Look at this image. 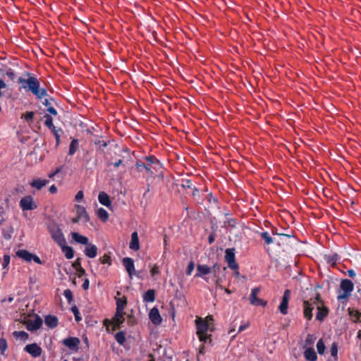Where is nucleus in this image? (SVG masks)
I'll return each instance as SVG.
<instances>
[{
  "mask_svg": "<svg viewBox=\"0 0 361 361\" xmlns=\"http://www.w3.org/2000/svg\"><path fill=\"white\" fill-rule=\"evenodd\" d=\"M115 339L118 343L123 345L126 341V336L123 331H119L116 334Z\"/></svg>",
  "mask_w": 361,
  "mask_h": 361,
  "instance_id": "39",
  "label": "nucleus"
},
{
  "mask_svg": "<svg viewBox=\"0 0 361 361\" xmlns=\"http://www.w3.org/2000/svg\"><path fill=\"white\" fill-rule=\"evenodd\" d=\"M72 238L78 243L86 245L89 244L88 238L86 236L79 234L78 233H72Z\"/></svg>",
  "mask_w": 361,
  "mask_h": 361,
  "instance_id": "31",
  "label": "nucleus"
},
{
  "mask_svg": "<svg viewBox=\"0 0 361 361\" xmlns=\"http://www.w3.org/2000/svg\"><path fill=\"white\" fill-rule=\"evenodd\" d=\"M16 255L24 259L26 262H31L32 261V254L26 250H19L16 252Z\"/></svg>",
  "mask_w": 361,
  "mask_h": 361,
  "instance_id": "32",
  "label": "nucleus"
},
{
  "mask_svg": "<svg viewBox=\"0 0 361 361\" xmlns=\"http://www.w3.org/2000/svg\"><path fill=\"white\" fill-rule=\"evenodd\" d=\"M59 246L61 248L63 253L67 259H71L73 258L74 250L71 247L67 245L66 243L59 245Z\"/></svg>",
  "mask_w": 361,
  "mask_h": 361,
  "instance_id": "23",
  "label": "nucleus"
},
{
  "mask_svg": "<svg viewBox=\"0 0 361 361\" xmlns=\"http://www.w3.org/2000/svg\"><path fill=\"white\" fill-rule=\"evenodd\" d=\"M73 267L77 270L78 269L82 268L80 259L78 258L73 263Z\"/></svg>",
  "mask_w": 361,
  "mask_h": 361,
  "instance_id": "58",
  "label": "nucleus"
},
{
  "mask_svg": "<svg viewBox=\"0 0 361 361\" xmlns=\"http://www.w3.org/2000/svg\"><path fill=\"white\" fill-rule=\"evenodd\" d=\"M97 215L99 219L103 221H106L109 219V214L104 208H99L97 210Z\"/></svg>",
  "mask_w": 361,
  "mask_h": 361,
  "instance_id": "37",
  "label": "nucleus"
},
{
  "mask_svg": "<svg viewBox=\"0 0 361 361\" xmlns=\"http://www.w3.org/2000/svg\"><path fill=\"white\" fill-rule=\"evenodd\" d=\"M85 249V254L90 258H94L97 255V247L95 245L88 244Z\"/></svg>",
  "mask_w": 361,
  "mask_h": 361,
  "instance_id": "24",
  "label": "nucleus"
},
{
  "mask_svg": "<svg viewBox=\"0 0 361 361\" xmlns=\"http://www.w3.org/2000/svg\"><path fill=\"white\" fill-rule=\"evenodd\" d=\"M122 262L130 279H132L133 276L140 277L139 273L137 274L135 271L133 259L130 257H124Z\"/></svg>",
  "mask_w": 361,
  "mask_h": 361,
  "instance_id": "7",
  "label": "nucleus"
},
{
  "mask_svg": "<svg viewBox=\"0 0 361 361\" xmlns=\"http://www.w3.org/2000/svg\"><path fill=\"white\" fill-rule=\"evenodd\" d=\"M63 295L67 299L69 304L73 301V295L72 291L70 289H66L63 291Z\"/></svg>",
  "mask_w": 361,
  "mask_h": 361,
  "instance_id": "45",
  "label": "nucleus"
},
{
  "mask_svg": "<svg viewBox=\"0 0 361 361\" xmlns=\"http://www.w3.org/2000/svg\"><path fill=\"white\" fill-rule=\"evenodd\" d=\"M116 304V310L117 311H124L127 303V298L126 296H123L122 298H115Z\"/></svg>",
  "mask_w": 361,
  "mask_h": 361,
  "instance_id": "27",
  "label": "nucleus"
},
{
  "mask_svg": "<svg viewBox=\"0 0 361 361\" xmlns=\"http://www.w3.org/2000/svg\"><path fill=\"white\" fill-rule=\"evenodd\" d=\"M259 235L265 241L266 245H269L274 243L273 238L267 231L261 232Z\"/></svg>",
  "mask_w": 361,
  "mask_h": 361,
  "instance_id": "36",
  "label": "nucleus"
},
{
  "mask_svg": "<svg viewBox=\"0 0 361 361\" xmlns=\"http://www.w3.org/2000/svg\"><path fill=\"white\" fill-rule=\"evenodd\" d=\"M48 180L37 178L34 179L30 184L32 188H35L37 190H41L43 187L48 184Z\"/></svg>",
  "mask_w": 361,
  "mask_h": 361,
  "instance_id": "28",
  "label": "nucleus"
},
{
  "mask_svg": "<svg viewBox=\"0 0 361 361\" xmlns=\"http://www.w3.org/2000/svg\"><path fill=\"white\" fill-rule=\"evenodd\" d=\"M149 317L154 325H159L161 323L162 319L159 314V310L156 307L151 309L149 314Z\"/></svg>",
  "mask_w": 361,
  "mask_h": 361,
  "instance_id": "19",
  "label": "nucleus"
},
{
  "mask_svg": "<svg viewBox=\"0 0 361 361\" xmlns=\"http://www.w3.org/2000/svg\"><path fill=\"white\" fill-rule=\"evenodd\" d=\"M210 273H212V268L210 267L206 264H197V273L195 276L202 278L207 281V279L205 276Z\"/></svg>",
  "mask_w": 361,
  "mask_h": 361,
  "instance_id": "12",
  "label": "nucleus"
},
{
  "mask_svg": "<svg viewBox=\"0 0 361 361\" xmlns=\"http://www.w3.org/2000/svg\"><path fill=\"white\" fill-rule=\"evenodd\" d=\"M325 345L322 341V339H319V341L317 343V352L319 355H323L325 351Z\"/></svg>",
  "mask_w": 361,
  "mask_h": 361,
  "instance_id": "43",
  "label": "nucleus"
},
{
  "mask_svg": "<svg viewBox=\"0 0 361 361\" xmlns=\"http://www.w3.org/2000/svg\"><path fill=\"white\" fill-rule=\"evenodd\" d=\"M32 260H33L35 262H36L38 264H42L39 257L38 256H37L36 255L32 254Z\"/></svg>",
  "mask_w": 361,
  "mask_h": 361,
  "instance_id": "64",
  "label": "nucleus"
},
{
  "mask_svg": "<svg viewBox=\"0 0 361 361\" xmlns=\"http://www.w3.org/2000/svg\"><path fill=\"white\" fill-rule=\"evenodd\" d=\"M25 75L28 78L27 79L22 77L18 78V82L21 85L22 89L25 90V92H32L39 100L49 96L47 89L40 87V82L35 76L32 75L29 72H25Z\"/></svg>",
  "mask_w": 361,
  "mask_h": 361,
  "instance_id": "1",
  "label": "nucleus"
},
{
  "mask_svg": "<svg viewBox=\"0 0 361 361\" xmlns=\"http://www.w3.org/2000/svg\"><path fill=\"white\" fill-rule=\"evenodd\" d=\"M340 288L343 293L337 296L338 301L348 298L354 289V284L350 279H343L341 281Z\"/></svg>",
  "mask_w": 361,
  "mask_h": 361,
  "instance_id": "4",
  "label": "nucleus"
},
{
  "mask_svg": "<svg viewBox=\"0 0 361 361\" xmlns=\"http://www.w3.org/2000/svg\"><path fill=\"white\" fill-rule=\"evenodd\" d=\"M326 262L331 264L332 267L336 264V262L340 259V257L338 254L334 253L332 255H326L325 257Z\"/></svg>",
  "mask_w": 361,
  "mask_h": 361,
  "instance_id": "33",
  "label": "nucleus"
},
{
  "mask_svg": "<svg viewBox=\"0 0 361 361\" xmlns=\"http://www.w3.org/2000/svg\"><path fill=\"white\" fill-rule=\"evenodd\" d=\"M10 256L8 255H5L4 256V259H3V263H2V265H3V267L4 268H6L8 266L9 263H10Z\"/></svg>",
  "mask_w": 361,
  "mask_h": 361,
  "instance_id": "56",
  "label": "nucleus"
},
{
  "mask_svg": "<svg viewBox=\"0 0 361 361\" xmlns=\"http://www.w3.org/2000/svg\"><path fill=\"white\" fill-rule=\"evenodd\" d=\"M199 340L202 342L203 343H206L207 340H209V341H212L211 339V335H208L207 334H197Z\"/></svg>",
  "mask_w": 361,
  "mask_h": 361,
  "instance_id": "49",
  "label": "nucleus"
},
{
  "mask_svg": "<svg viewBox=\"0 0 361 361\" xmlns=\"http://www.w3.org/2000/svg\"><path fill=\"white\" fill-rule=\"evenodd\" d=\"M348 314L351 320L355 323L361 322V312L355 309H348Z\"/></svg>",
  "mask_w": 361,
  "mask_h": 361,
  "instance_id": "29",
  "label": "nucleus"
},
{
  "mask_svg": "<svg viewBox=\"0 0 361 361\" xmlns=\"http://www.w3.org/2000/svg\"><path fill=\"white\" fill-rule=\"evenodd\" d=\"M84 197V194H83V192L82 190H80L77 192L75 197V200L77 201V202H79L81 200H82Z\"/></svg>",
  "mask_w": 361,
  "mask_h": 361,
  "instance_id": "61",
  "label": "nucleus"
},
{
  "mask_svg": "<svg viewBox=\"0 0 361 361\" xmlns=\"http://www.w3.org/2000/svg\"><path fill=\"white\" fill-rule=\"evenodd\" d=\"M195 268V263L193 261H190L187 267V271L186 273L188 275H191L192 272L193 271Z\"/></svg>",
  "mask_w": 361,
  "mask_h": 361,
  "instance_id": "53",
  "label": "nucleus"
},
{
  "mask_svg": "<svg viewBox=\"0 0 361 361\" xmlns=\"http://www.w3.org/2000/svg\"><path fill=\"white\" fill-rule=\"evenodd\" d=\"M304 356L308 361H316L317 359V353L312 347L307 348L304 352Z\"/></svg>",
  "mask_w": 361,
  "mask_h": 361,
  "instance_id": "25",
  "label": "nucleus"
},
{
  "mask_svg": "<svg viewBox=\"0 0 361 361\" xmlns=\"http://www.w3.org/2000/svg\"><path fill=\"white\" fill-rule=\"evenodd\" d=\"M150 273L152 276L158 274L159 273V267L157 264H154L152 268Z\"/></svg>",
  "mask_w": 361,
  "mask_h": 361,
  "instance_id": "59",
  "label": "nucleus"
},
{
  "mask_svg": "<svg viewBox=\"0 0 361 361\" xmlns=\"http://www.w3.org/2000/svg\"><path fill=\"white\" fill-rule=\"evenodd\" d=\"M48 231L51 235V238L58 245L66 243L65 236L59 224L55 222L49 224L48 226Z\"/></svg>",
  "mask_w": 361,
  "mask_h": 361,
  "instance_id": "3",
  "label": "nucleus"
},
{
  "mask_svg": "<svg viewBox=\"0 0 361 361\" xmlns=\"http://www.w3.org/2000/svg\"><path fill=\"white\" fill-rule=\"evenodd\" d=\"M47 111L54 115V116H56L57 115V111L53 107V106H49L47 109Z\"/></svg>",
  "mask_w": 361,
  "mask_h": 361,
  "instance_id": "62",
  "label": "nucleus"
},
{
  "mask_svg": "<svg viewBox=\"0 0 361 361\" xmlns=\"http://www.w3.org/2000/svg\"><path fill=\"white\" fill-rule=\"evenodd\" d=\"M95 144L99 145V148L102 150L107 146V142L104 140H99L98 142H96Z\"/></svg>",
  "mask_w": 361,
  "mask_h": 361,
  "instance_id": "60",
  "label": "nucleus"
},
{
  "mask_svg": "<svg viewBox=\"0 0 361 361\" xmlns=\"http://www.w3.org/2000/svg\"><path fill=\"white\" fill-rule=\"evenodd\" d=\"M71 311L73 313L74 316H75V319L76 322H80L82 320V317L80 314V312H79V310L78 308L77 307L76 305H73L72 307H71Z\"/></svg>",
  "mask_w": 361,
  "mask_h": 361,
  "instance_id": "44",
  "label": "nucleus"
},
{
  "mask_svg": "<svg viewBox=\"0 0 361 361\" xmlns=\"http://www.w3.org/2000/svg\"><path fill=\"white\" fill-rule=\"evenodd\" d=\"M13 335L15 337L20 338L22 340H24V341L28 339V337H29L28 334L24 331H16L13 332Z\"/></svg>",
  "mask_w": 361,
  "mask_h": 361,
  "instance_id": "42",
  "label": "nucleus"
},
{
  "mask_svg": "<svg viewBox=\"0 0 361 361\" xmlns=\"http://www.w3.org/2000/svg\"><path fill=\"white\" fill-rule=\"evenodd\" d=\"M317 312L316 314V319L322 322L325 317L328 316L329 310L328 308L324 305L323 300L322 302H319L317 304Z\"/></svg>",
  "mask_w": 361,
  "mask_h": 361,
  "instance_id": "11",
  "label": "nucleus"
},
{
  "mask_svg": "<svg viewBox=\"0 0 361 361\" xmlns=\"http://www.w3.org/2000/svg\"><path fill=\"white\" fill-rule=\"evenodd\" d=\"M64 345L68 347L70 350L77 351L79 348L80 341L77 337H68L62 341Z\"/></svg>",
  "mask_w": 361,
  "mask_h": 361,
  "instance_id": "10",
  "label": "nucleus"
},
{
  "mask_svg": "<svg viewBox=\"0 0 361 361\" xmlns=\"http://www.w3.org/2000/svg\"><path fill=\"white\" fill-rule=\"evenodd\" d=\"M35 113L33 111H28L25 115H23L22 117L25 118V120L29 123L32 122L33 117H34Z\"/></svg>",
  "mask_w": 361,
  "mask_h": 361,
  "instance_id": "50",
  "label": "nucleus"
},
{
  "mask_svg": "<svg viewBox=\"0 0 361 361\" xmlns=\"http://www.w3.org/2000/svg\"><path fill=\"white\" fill-rule=\"evenodd\" d=\"M181 188L184 189L192 188V183L190 179H183L180 184Z\"/></svg>",
  "mask_w": 361,
  "mask_h": 361,
  "instance_id": "47",
  "label": "nucleus"
},
{
  "mask_svg": "<svg viewBox=\"0 0 361 361\" xmlns=\"http://www.w3.org/2000/svg\"><path fill=\"white\" fill-rule=\"evenodd\" d=\"M331 355L334 358V361L337 360L338 355V345L336 343H333L330 348Z\"/></svg>",
  "mask_w": 361,
  "mask_h": 361,
  "instance_id": "41",
  "label": "nucleus"
},
{
  "mask_svg": "<svg viewBox=\"0 0 361 361\" xmlns=\"http://www.w3.org/2000/svg\"><path fill=\"white\" fill-rule=\"evenodd\" d=\"M44 323L48 327L54 329L57 326L59 319L57 317L49 314L45 317Z\"/></svg>",
  "mask_w": 361,
  "mask_h": 361,
  "instance_id": "22",
  "label": "nucleus"
},
{
  "mask_svg": "<svg viewBox=\"0 0 361 361\" xmlns=\"http://www.w3.org/2000/svg\"><path fill=\"white\" fill-rule=\"evenodd\" d=\"M8 344L6 339L4 338H0V353L1 355H4L5 353V351L7 350Z\"/></svg>",
  "mask_w": 361,
  "mask_h": 361,
  "instance_id": "40",
  "label": "nucleus"
},
{
  "mask_svg": "<svg viewBox=\"0 0 361 361\" xmlns=\"http://www.w3.org/2000/svg\"><path fill=\"white\" fill-rule=\"evenodd\" d=\"M51 133L55 137L56 139V147L57 148L60 145V137L61 134L63 133V130L61 128H55L52 130H51Z\"/></svg>",
  "mask_w": 361,
  "mask_h": 361,
  "instance_id": "34",
  "label": "nucleus"
},
{
  "mask_svg": "<svg viewBox=\"0 0 361 361\" xmlns=\"http://www.w3.org/2000/svg\"><path fill=\"white\" fill-rule=\"evenodd\" d=\"M271 233L273 235H280V236H284V237H286V238H291L292 235H289V234H284V233H279L278 232V229L275 227H273L271 228Z\"/></svg>",
  "mask_w": 361,
  "mask_h": 361,
  "instance_id": "54",
  "label": "nucleus"
},
{
  "mask_svg": "<svg viewBox=\"0 0 361 361\" xmlns=\"http://www.w3.org/2000/svg\"><path fill=\"white\" fill-rule=\"evenodd\" d=\"M98 200L100 204L105 207H110L111 202L109 196L105 192H100L98 195Z\"/></svg>",
  "mask_w": 361,
  "mask_h": 361,
  "instance_id": "26",
  "label": "nucleus"
},
{
  "mask_svg": "<svg viewBox=\"0 0 361 361\" xmlns=\"http://www.w3.org/2000/svg\"><path fill=\"white\" fill-rule=\"evenodd\" d=\"M6 75L11 80H14V79L16 78V74L13 71V70H12L11 68H8L6 72Z\"/></svg>",
  "mask_w": 361,
  "mask_h": 361,
  "instance_id": "55",
  "label": "nucleus"
},
{
  "mask_svg": "<svg viewBox=\"0 0 361 361\" xmlns=\"http://www.w3.org/2000/svg\"><path fill=\"white\" fill-rule=\"evenodd\" d=\"M44 118H45V122H44V125L51 130L55 128H56V126H54V125L53 124V118L51 117V115L49 114H45L44 116Z\"/></svg>",
  "mask_w": 361,
  "mask_h": 361,
  "instance_id": "38",
  "label": "nucleus"
},
{
  "mask_svg": "<svg viewBox=\"0 0 361 361\" xmlns=\"http://www.w3.org/2000/svg\"><path fill=\"white\" fill-rule=\"evenodd\" d=\"M99 261L102 264H108L109 265L111 264V259L109 254H104L102 257L99 258Z\"/></svg>",
  "mask_w": 361,
  "mask_h": 361,
  "instance_id": "48",
  "label": "nucleus"
},
{
  "mask_svg": "<svg viewBox=\"0 0 361 361\" xmlns=\"http://www.w3.org/2000/svg\"><path fill=\"white\" fill-rule=\"evenodd\" d=\"M290 298V290L286 289L283 295L281 302L279 306V310L282 314L288 313V302Z\"/></svg>",
  "mask_w": 361,
  "mask_h": 361,
  "instance_id": "9",
  "label": "nucleus"
},
{
  "mask_svg": "<svg viewBox=\"0 0 361 361\" xmlns=\"http://www.w3.org/2000/svg\"><path fill=\"white\" fill-rule=\"evenodd\" d=\"M24 350L30 354L33 357H38L42 353V348L37 343L27 345Z\"/></svg>",
  "mask_w": 361,
  "mask_h": 361,
  "instance_id": "14",
  "label": "nucleus"
},
{
  "mask_svg": "<svg viewBox=\"0 0 361 361\" xmlns=\"http://www.w3.org/2000/svg\"><path fill=\"white\" fill-rule=\"evenodd\" d=\"M260 288L258 287L254 288L251 290V293L250 295V304L255 306H262L265 307L267 305V301H264L260 298H257V294L259 293Z\"/></svg>",
  "mask_w": 361,
  "mask_h": 361,
  "instance_id": "8",
  "label": "nucleus"
},
{
  "mask_svg": "<svg viewBox=\"0 0 361 361\" xmlns=\"http://www.w3.org/2000/svg\"><path fill=\"white\" fill-rule=\"evenodd\" d=\"M136 168L137 171H142V169L145 170L147 174L152 177L154 178L156 176V172L153 168L149 166V164H147L141 161H137L135 164Z\"/></svg>",
  "mask_w": 361,
  "mask_h": 361,
  "instance_id": "15",
  "label": "nucleus"
},
{
  "mask_svg": "<svg viewBox=\"0 0 361 361\" xmlns=\"http://www.w3.org/2000/svg\"><path fill=\"white\" fill-rule=\"evenodd\" d=\"M225 259L228 267L233 270L238 269V264L235 261V252L234 248H227L225 251Z\"/></svg>",
  "mask_w": 361,
  "mask_h": 361,
  "instance_id": "6",
  "label": "nucleus"
},
{
  "mask_svg": "<svg viewBox=\"0 0 361 361\" xmlns=\"http://www.w3.org/2000/svg\"><path fill=\"white\" fill-rule=\"evenodd\" d=\"M147 161V164H149L155 171H158L162 166V164L154 156H147L145 157Z\"/></svg>",
  "mask_w": 361,
  "mask_h": 361,
  "instance_id": "20",
  "label": "nucleus"
},
{
  "mask_svg": "<svg viewBox=\"0 0 361 361\" xmlns=\"http://www.w3.org/2000/svg\"><path fill=\"white\" fill-rule=\"evenodd\" d=\"M195 324L197 327V334H207L209 329V325L206 321L202 320L200 317H197L195 320Z\"/></svg>",
  "mask_w": 361,
  "mask_h": 361,
  "instance_id": "17",
  "label": "nucleus"
},
{
  "mask_svg": "<svg viewBox=\"0 0 361 361\" xmlns=\"http://www.w3.org/2000/svg\"><path fill=\"white\" fill-rule=\"evenodd\" d=\"M78 146H79L78 140L73 139L71 142V144L69 146L68 154L71 156L73 155L75 153V152L77 151V149H78Z\"/></svg>",
  "mask_w": 361,
  "mask_h": 361,
  "instance_id": "35",
  "label": "nucleus"
},
{
  "mask_svg": "<svg viewBox=\"0 0 361 361\" xmlns=\"http://www.w3.org/2000/svg\"><path fill=\"white\" fill-rule=\"evenodd\" d=\"M143 301L145 302H153L155 301V291L154 289L147 290L143 295Z\"/></svg>",
  "mask_w": 361,
  "mask_h": 361,
  "instance_id": "30",
  "label": "nucleus"
},
{
  "mask_svg": "<svg viewBox=\"0 0 361 361\" xmlns=\"http://www.w3.org/2000/svg\"><path fill=\"white\" fill-rule=\"evenodd\" d=\"M211 268H212V272H213V274H214V276L217 277L216 274L221 270V265L217 263H215L213 264V266Z\"/></svg>",
  "mask_w": 361,
  "mask_h": 361,
  "instance_id": "51",
  "label": "nucleus"
},
{
  "mask_svg": "<svg viewBox=\"0 0 361 361\" xmlns=\"http://www.w3.org/2000/svg\"><path fill=\"white\" fill-rule=\"evenodd\" d=\"M215 240V234L214 233H211L208 236V242L211 245L212 244Z\"/></svg>",
  "mask_w": 361,
  "mask_h": 361,
  "instance_id": "63",
  "label": "nucleus"
},
{
  "mask_svg": "<svg viewBox=\"0 0 361 361\" xmlns=\"http://www.w3.org/2000/svg\"><path fill=\"white\" fill-rule=\"evenodd\" d=\"M19 206L23 212L34 210L37 208V204L35 202L34 198L31 195H26L21 198Z\"/></svg>",
  "mask_w": 361,
  "mask_h": 361,
  "instance_id": "5",
  "label": "nucleus"
},
{
  "mask_svg": "<svg viewBox=\"0 0 361 361\" xmlns=\"http://www.w3.org/2000/svg\"><path fill=\"white\" fill-rule=\"evenodd\" d=\"M316 338L312 334H307L305 341V347L311 346L314 343Z\"/></svg>",
  "mask_w": 361,
  "mask_h": 361,
  "instance_id": "46",
  "label": "nucleus"
},
{
  "mask_svg": "<svg viewBox=\"0 0 361 361\" xmlns=\"http://www.w3.org/2000/svg\"><path fill=\"white\" fill-rule=\"evenodd\" d=\"M42 325V319L39 316H36L34 320H29L27 322L26 328L30 331H34L39 329Z\"/></svg>",
  "mask_w": 361,
  "mask_h": 361,
  "instance_id": "16",
  "label": "nucleus"
},
{
  "mask_svg": "<svg viewBox=\"0 0 361 361\" xmlns=\"http://www.w3.org/2000/svg\"><path fill=\"white\" fill-rule=\"evenodd\" d=\"M129 247L130 250L134 251H137L140 250V242L138 233L137 231H134L131 234V238L129 244Z\"/></svg>",
  "mask_w": 361,
  "mask_h": 361,
  "instance_id": "21",
  "label": "nucleus"
},
{
  "mask_svg": "<svg viewBox=\"0 0 361 361\" xmlns=\"http://www.w3.org/2000/svg\"><path fill=\"white\" fill-rule=\"evenodd\" d=\"M125 312L124 311H116L115 315L113 317L112 323L114 325V330L119 329L121 327V324L124 322Z\"/></svg>",
  "mask_w": 361,
  "mask_h": 361,
  "instance_id": "13",
  "label": "nucleus"
},
{
  "mask_svg": "<svg viewBox=\"0 0 361 361\" xmlns=\"http://www.w3.org/2000/svg\"><path fill=\"white\" fill-rule=\"evenodd\" d=\"M206 199L210 204H216L218 202L217 198L214 197L212 193H209L207 195Z\"/></svg>",
  "mask_w": 361,
  "mask_h": 361,
  "instance_id": "52",
  "label": "nucleus"
},
{
  "mask_svg": "<svg viewBox=\"0 0 361 361\" xmlns=\"http://www.w3.org/2000/svg\"><path fill=\"white\" fill-rule=\"evenodd\" d=\"M54 99L52 97L45 98L44 100L42 102L43 105L45 106H51V102H54Z\"/></svg>",
  "mask_w": 361,
  "mask_h": 361,
  "instance_id": "57",
  "label": "nucleus"
},
{
  "mask_svg": "<svg viewBox=\"0 0 361 361\" xmlns=\"http://www.w3.org/2000/svg\"><path fill=\"white\" fill-rule=\"evenodd\" d=\"M319 302H322V298L319 293H317L315 297L310 298V300L303 301V315L306 319L310 321L312 319V311L314 305L317 306Z\"/></svg>",
  "mask_w": 361,
  "mask_h": 361,
  "instance_id": "2",
  "label": "nucleus"
},
{
  "mask_svg": "<svg viewBox=\"0 0 361 361\" xmlns=\"http://www.w3.org/2000/svg\"><path fill=\"white\" fill-rule=\"evenodd\" d=\"M76 215L83 223H87L90 221V216L83 206L75 204Z\"/></svg>",
  "mask_w": 361,
  "mask_h": 361,
  "instance_id": "18",
  "label": "nucleus"
}]
</instances>
